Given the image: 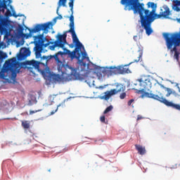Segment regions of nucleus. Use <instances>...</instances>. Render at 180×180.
Returning a JSON list of instances; mask_svg holds the SVG:
<instances>
[{
    "instance_id": "f257e3e1",
    "label": "nucleus",
    "mask_w": 180,
    "mask_h": 180,
    "mask_svg": "<svg viewBox=\"0 0 180 180\" xmlns=\"http://www.w3.org/2000/svg\"><path fill=\"white\" fill-rule=\"evenodd\" d=\"M34 51L36 56V58H41L40 64L42 65H47L49 64V61L53 58L55 61L58 64V56L57 53L54 55L50 56H44L41 57V53L43 52V49L48 47L49 50L53 51L56 50V47H59L60 49H63L67 44V34H59L58 36L57 40L54 41H50L47 38L43 37L42 34H39L38 36L34 37Z\"/></svg>"
},
{
    "instance_id": "f03ea898",
    "label": "nucleus",
    "mask_w": 180,
    "mask_h": 180,
    "mask_svg": "<svg viewBox=\"0 0 180 180\" xmlns=\"http://www.w3.org/2000/svg\"><path fill=\"white\" fill-rule=\"evenodd\" d=\"M121 4L122 5H126L125 11H134V13H139L141 26L145 29L146 34L150 36L153 33L151 23L154 22L157 4L153 2L148 4V8H152L153 9L150 12L149 10L144 9L143 4H141L139 0H121Z\"/></svg>"
},
{
    "instance_id": "7ed1b4c3",
    "label": "nucleus",
    "mask_w": 180,
    "mask_h": 180,
    "mask_svg": "<svg viewBox=\"0 0 180 180\" xmlns=\"http://www.w3.org/2000/svg\"><path fill=\"white\" fill-rule=\"evenodd\" d=\"M72 39L76 46L73 51L71 52V51L63 46L62 49L64 50V51H58L56 53L58 58V70L59 71H63V72H64L66 70H69V71H71V75H73L75 78H78V77H79V73H78L77 68H74L68 64L64 65V63H63V61H64V56L68 55L71 60H74V58H77V60H78V63L81 65L82 71H85V68L87 67L86 63H84L82 60H81V52H79V50L84 49V45H82V44L79 41L78 37H72Z\"/></svg>"
},
{
    "instance_id": "20e7f679",
    "label": "nucleus",
    "mask_w": 180,
    "mask_h": 180,
    "mask_svg": "<svg viewBox=\"0 0 180 180\" xmlns=\"http://www.w3.org/2000/svg\"><path fill=\"white\" fill-rule=\"evenodd\" d=\"M140 85V91L142 94V98H150L151 99H155V101H158L161 103H164L166 106L169 108H172L176 109V110L180 111V105L175 104L171 101L166 100L162 94L156 95L152 93L148 92L151 89L153 86V83H151V79L148 76H142L140 79H138Z\"/></svg>"
},
{
    "instance_id": "39448f33",
    "label": "nucleus",
    "mask_w": 180,
    "mask_h": 180,
    "mask_svg": "<svg viewBox=\"0 0 180 180\" xmlns=\"http://www.w3.org/2000/svg\"><path fill=\"white\" fill-rule=\"evenodd\" d=\"M129 65L120 66H110V68H98L96 69V74L98 77H110L111 75H116V74H129Z\"/></svg>"
},
{
    "instance_id": "423d86ee",
    "label": "nucleus",
    "mask_w": 180,
    "mask_h": 180,
    "mask_svg": "<svg viewBox=\"0 0 180 180\" xmlns=\"http://www.w3.org/2000/svg\"><path fill=\"white\" fill-rule=\"evenodd\" d=\"M53 26H54V25L51 21L42 24H37L32 29L27 28L30 32L28 34L23 33L24 28L22 25H19L18 29L22 35V37L25 39H29V37H32V33H38V32H41V30H42L45 34H47V33H49V30H50V29H53Z\"/></svg>"
},
{
    "instance_id": "0eeeda50",
    "label": "nucleus",
    "mask_w": 180,
    "mask_h": 180,
    "mask_svg": "<svg viewBox=\"0 0 180 180\" xmlns=\"http://www.w3.org/2000/svg\"><path fill=\"white\" fill-rule=\"evenodd\" d=\"M164 38L166 40V45L168 50H171L172 53H178L176 49L180 46V31L179 32H174L172 34L164 33Z\"/></svg>"
},
{
    "instance_id": "6e6552de",
    "label": "nucleus",
    "mask_w": 180,
    "mask_h": 180,
    "mask_svg": "<svg viewBox=\"0 0 180 180\" xmlns=\"http://www.w3.org/2000/svg\"><path fill=\"white\" fill-rule=\"evenodd\" d=\"M12 0H0V15H5L6 18H20L22 14L16 13L15 8L12 6Z\"/></svg>"
},
{
    "instance_id": "1a4fd4ad",
    "label": "nucleus",
    "mask_w": 180,
    "mask_h": 180,
    "mask_svg": "<svg viewBox=\"0 0 180 180\" xmlns=\"http://www.w3.org/2000/svg\"><path fill=\"white\" fill-rule=\"evenodd\" d=\"M68 69H66L63 72L58 69V72H60L61 75L56 74L51 75L50 76L51 82L53 84H56V82H67L68 81H71L72 78H78L74 77V75H71V71L68 72Z\"/></svg>"
},
{
    "instance_id": "9d476101",
    "label": "nucleus",
    "mask_w": 180,
    "mask_h": 180,
    "mask_svg": "<svg viewBox=\"0 0 180 180\" xmlns=\"http://www.w3.org/2000/svg\"><path fill=\"white\" fill-rule=\"evenodd\" d=\"M126 89V86L123 84L117 83L116 84V89H111L110 91H107L104 92V95L101 96V99H104V101H109L111 96L113 95H116V94H119V92H124Z\"/></svg>"
},
{
    "instance_id": "9b49d317",
    "label": "nucleus",
    "mask_w": 180,
    "mask_h": 180,
    "mask_svg": "<svg viewBox=\"0 0 180 180\" xmlns=\"http://www.w3.org/2000/svg\"><path fill=\"white\" fill-rule=\"evenodd\" d=\"M11 24L8 22V20L4 15H0V32L1 34L4 33V38L8 39L11 35V32L8 31Z\"/></svg>"
},
{
    "instance_id": "f8f14e48",
    "label": "nucleus",
    "mask_w": 180,
    "mask_h": 180,
    "mask_svg": "<svg viewBox=\"0 0 180 180\" xmlns=\"http://www.w3.org/2000/svg\"><path fill=\"white\" fill-rule=\"evenodd\" d=\"M40 62L37 60H27L25 63H22V65H24V68H27L28 71H30V72H33V69L35 70H39L40 68Z\"/></svg>"
},
{
    "instance_id": "ddd939ff",
    "label": "nucleus",
    "mask_w": 180,
    "mask_h": 180,
    "mask_svg": "<svg viewBox=\"0 0 180 180\" xmlns=\"http://www.w3.org/2000/svg\"><path fill=\"white\" fill-rule=\"evenodd\" d=\"M72 13H74V8L72 9V14L70 17V30L66 31L63 34H66L67 36V33H71L72 37H77V34L75 33V28L74 27V15Z\"/></svg>"
},
{
    "instance_id": "4468645a",
    "label": "nucleus",
    "mask_w": 180,
    "mask_h": 180,
    "mask_svg": "<svg viewBox=\"0 0 180 180\" xmlns=\"http://www.w3.org/2000/svg\"><path fill=\"white\" fill-rule=\"evenodd\" d=\"M167 16H169V8H164L163 9L160 10V12L157 15V18L160 19L161 18H167Z\"/></svg>"
},
{
    "instance_id": "2eb2a0df",
    "label": "nucleus",
    "mask_w": 180,
    "mask_h": 180,
    "mask_svg": "<svg viewBox=\"0 0 180 180\" xmlns=\"http://www.w3.org/2000/svg\"><path fill=\"white\" fill-rule=\"evenodd\" d=\"M30 54H31L30 50L27 48H24L23 53H20L18 55V59L22 60V58H26V57H29V56H30Z\"/></svg>"
},
{
    "instance_id": "dca6fc26",
    "label": "nucleus",
    "mask_w": 180,
    "mask_h": 180,
    "mask_svg": "<svg viewBox=\"0 0 180 180\" xmlns=\"http://www.w3.org/2000/svg\"><path fill=\"white\" fill-rule=\"evenodd\" d=\"M18 68H19V64L18 63V60H16V65L14 68H13V70H9L5 72V73L6 72H11L12 77L16 78V71L19 70Z\"/></svg>"
},
{
    "instance_id": "f3484780",
    "label": "nucleus",
    "mask_w": 180,
    "mask_h": 180,
    "mask_svg": "<svg viewBox=\"0 0 180 180\" xmlns=\"http://www.w3.org/2000/svg\"><path fill=\"white\" fill-rule=\"evenodd\" d=\"M135 148L137 150L139 154L141 155H144L146 154V148L140 145H135Z\"/></svg>"
},
{
    "instance_id": "a211bd4d",
    "label": "nucleus",
    "mask_w": 180,
    "mask_h": 180,
    "mask_svg": "<svg viewBox=\"0 0 180 180\" xmlns=\"http://www.w3.org/2000/svg\"><path fill=\"white\" fill-rule=\"evenodd\" d=\"M172 2H173V9H174V11H176V12H179L180 8L179 6H180V1L173 0Z\"/></svg>"
},
{
    "instance_id": "6ab92c4d",
    "label": "nucleus",
    "mask_w": 180,
    "mask_h": 180,
    "mask_svg": "<svg viewBox=\"0 0 180 180\" xmlns=\"http://www.w3.org/2000/svg\"><path fill=\"white\" fill-rule=\"evenodd\" d=\"M143 32H144V30L141 29L139 33L137 35L134 36V41H140V39L143 37Z\"/></svg>"
},
{
    "instance_id": "aec40b11",
    "label": "nucleus",
    "mask_w": 180,
    "mask_h": 180,
    "mask_svg": "<svg viewBox=\"0 0 180 180\" xmlns=\"http://www.w3.org/2000/svg\"><path fill=\"white\" fill-rule=\"evenodd\" d=\"M21 126L23 129H30V121L23 120L21 121Z\"/></svg>"
},
{
    "instance_id": "412c9836",
    "label": "nucleus",
    "mask_w": 180,
    "mask_h": 180,
    "mask_svg": "<svg viewBox=\"0 0 180 180\" xmlns=\"http://www.w3.org/2000/svg\"><path fill=\"white\" fill-rule=\"evenodd\" d=\"M137 58L134 60V63H139L140 60H141V57H143V51H139L138 55H136Z\"/></svg>"
},
{
    "instance_id": "4be33fe9",
    "label": "nucleus",
    "mask_w": 180,
    "mask_h": 180,
    "mask_svg": "<svg viewBox=\"0 0 180 180\" xmlns=\"http://www.w3.org/2000/svg\"><path fill=\"white\" fill-rule=\"evenodd\" d=\"M66 4H67V0H59L57 13H58V8H60V6H65Z\"/></svg>"
},
{
    "instance_id": "5701e85b",
    "label": "nucleus",
    "mask_w": 180,
    "mask_h": 180,
    "mask_svg": "<svg viewBox=\"0 0 180 180\" xmlns=\"http://www.w3.org/2000/svg\"><path fill=\"white\" fill-rule=\"evenodd\" d=\"M79 53H80V58H81V56H82V62L84 63V60H85V58H86V52H82V51L79 50Z\"/></svg>"
},
{
    "instance_id": "b1692460",
    "label": "nucleus",
    "mask_w": 180,
    "mask_h": 180,
    "mask_svg": "<svg viewBox=\"0 0 180 180\" xmlns=\"http://www.w3.org/2000/svg\"><path fill=\"white\" fill-rule=\"evenodd\" d=\"M8 57V54L6 53L0 51V60H5Z\"/></svg>"
},
{
    "instance_id": "393cba45",
    "label": "nucleus",
    "mask_w": 180,
    "mask_h": 180,
    "mask_svg": "<svg viewBox=\"0 0 180 180\" xmlns=\"http://www.w3.org/2000/svg\"><path fill=\"white\" fill-rule=\"evenodd\" d=\"M113 110V105L108 106L103 112L104 115H106V113H109V112H111V110Z\"/></svg>"
},
{
    "instance_id": "a878e982",
    "label": "nucleus",
    "mask_w": 180,
    "mask_h": 180,
    "mask_svg": "<svg viewBox=\"0 0 180 180\" xmlns=\"http://www.w3.org/2000/svg\"><path fill=\"white\" fill-rule=\"evenodd\" d=\"M69 1H70L69 6L70 8L71 12H72V9H74V1H75V0H69Z\"/></svg>"
},
{
    "instance_id": "bb28decb",
    "label": "nucleus",
    "mask_w": 180,
    "mask_h": 180,
    "mask_svg": "<svg viewBox=\"0 0 180 180\" xmlns=\"http://www.w3.org/2000/svg\"><path fill=\"white\" fill-rule=\"evenodd\" d=\"M174 58H175L176 60V61H179V52L174 53Z\"/></svg>"
},
{
    "instance_id": "cd10ccee",
    "label": "nucleus",
    "mask_w": 180,
    "mask_h": 180,
    "mask_svg": "<svg viewBox=\"0 0 180 180\" xmlns=\"http://www.w3.org/2000/svg\"><path fill=\"white\" fill-rule=\"evenodd\" d=\"M100 121L101 122V123L106 124V117H105V115H103L100 117Z\"/></svg>"
},
{
    "instance_id": "c85d7f7f",
    "label": "nucleus",
    "mask_w": 180,
    "mask_h": 180,
    "mask_svg": "<svg viewBox=\"0 0 180 180\" xmlns=\"http://www.w3.org/2000/svg\"><path fill=\"white\" fill-rule=\"evenodd\" d=\"M126 93L122 91V93L120 95V99H124V98H126Z\"/></svg>"
},
{
    "instance_id": "c756f323",
    "label": "nucleus",
    "mask_w": 180,
    "mask_h": 180,
    "mask_svg": "<svg viewBox=\"0 0 180 180\" xmlns=\"http://www.w3.org/2000/svg\"><path fill=\"white\" fill-rule=\"evenodd\" d=\"M166 91H167L168 94H166V96H169L171 94H172V91H171V89L169 88H166Z\"/></svg>"
},
{
    "instance_id": "7c9ffc66",
    "label": "nucleus",
    "mask_w": 180,
    "mask_h": 180,
    "mask_svg": "<svg viewBox=\"0 0 180 180\" xmlns=\"http://www.w3.org/2000/svg\"><path fill=\"white\" fill-rule=\"evenodd\" d=\"M37 112H41V110H30V115H33L34 113H37Z\"/></svg>"
},
{
    "instance_id": "2f4dec72",
    "label": "nucleus",
    "mask_w": 180,
    "mask_h": 180,
    "mask_svg": "<svg viewBox=\"0 0 180 180\" xmlns=\"http://www.w3.org/2000/svg\"><path fill=\"white\" fill-rule=\"evenodd\" d=\"M133 102H134V98L129 100L127 103L128 106H131V103H133Z\"/></svg>"
},
{
    "instance_id": "473e14b6",
    "label": "nucleus",
    "mask_w": 180,
    "mask_h": 180,
    "mask_svg": "<svg viewBox=\"0 0 180 180\" xmlns=\"http://www.w3.org/2000/svg\"><path fill=\"white\" fill-rule=\"evenodd\" d=\"M57 19H59L60 20H61V19H63V15H59L58 17L54 18V21L56 22V20H57Z\"/></svg>"
},
{
    "instance_id": "72a5a7b5",
    "label": "nucleus",
    "mask_w": 180,
    "mask_h": 180,
    "mask_svg": "<svg viewBox=\"0 0 180 180\" xmlns=\"http://www.w3.org/2000/svg\"><path fill=\"white\" fill-rule=\"evenodd\" d=\"M21 116H29V112H27V111L22 112L20 114Z\"/></svg>"
},
{
    "instance_id": "f704fd0d",
    "label": "nucleus",
    "mask_w": 180,
    "mask_h": 180,
    "mask_svg": "<svg viewBox=\"0 0 180 180\" xmlns=\"http://www.w3.org/2000/svg\"><path fill=\"white\" fill-rule=\"evenodd\" d=\"M58 106L60 105H58L56 108L55 110H53L51 112V115H54V113H56V112H57L58 110Z\"/></svg>"
},
{
    "instance_id": "c9c22d12",
    "label": "nucleus",
    "mask_w": 180,
    "mask_h": 180,
    "mask_svg": "<svg viewBox=\"0 0 180 180\" xmlns=\"http://www.w3.org/2000/svg\"><path fill=\"white\" fill-rule=\"evenodd\" d=\"M143 119V117L141 115H138L136 120H141Z\"/></svg>"
},
{
    "instance_id": "e433bc0d",
    "label": "nucleus",
    "mask_w": 180,
    "mask_h": 180,
    "mask_svg": "<svg viewBox=\"0 0 180 180\" xmlns=\"http://www.w3.org/2000/svg\"><path fill=\"white\" fill-rule=\"evenodd\" d=\"M69 46L70 47V49H74V44H70Z\"/></svg>"
},
{
    "instance_id": "4c0bfd02",
    "label": "nucleus",
    "mask_w": 180,
    "mask_h": 180,
    "mask_svg": "<svg viewBox=\"0 0 180 180\" xmlns=\"http://www.w3.org/2000/svg\"><path fill=\"white\" fill-rule=\"evenodd\" d=\"M28 105H33V103H32V101H29V103H28Z\"/></svg>"
},
{
    "instance_id": "58836bf2",
    "label": "nucleus",
    "mask_w": 180,
    "mask_h": 180,
    "mask_svg": "<svg viewBox=\"0 0 180 180\" xmlns=\"http://www.w3.org/2000/svg\"><path fill=\"white\" fill-rule=\"evenodd\" d=\"M51 171V169H49V172H50Z\"/></svg>"
}]
</instances>
